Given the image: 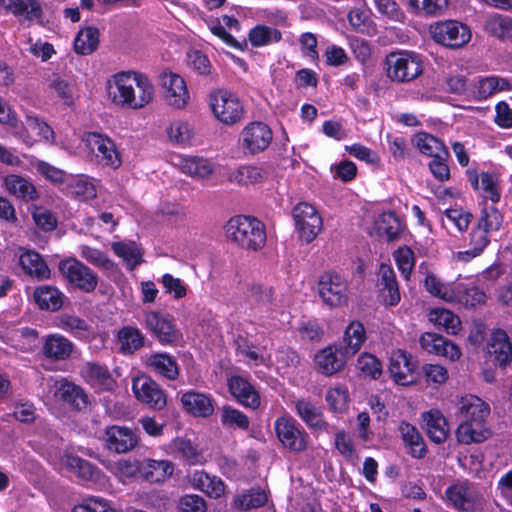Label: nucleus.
Masks as SVG:
<instances>
[{"label": "nucleus", "instance_id": "obj_1", "mask_svg": "<svg viewBox=\"0 0 512 512\" xmlns=\"http://www.w3.org/2000/svg\"><path fill=\"white\" fill-rule=\"evenodd\" d=\"M106 90L114 104L131 109L143 108L154 96V87L149 78L134 71L114 74L107 80Z\"/></svg>", "mask_w": 512, "mask_h": 512}, {"label": "nucleus", "instance_id": "obj_2", "mask_svg": "<svg viewBox=\"0 0 512 512\" xmlns=\"http://www.w3.org/2000/svg\"><path fill=\"white\" fill-rule=\"evenodd\" d=\"M225 232L228 240L248 251H258L266 244L265 225L252 216L232 217L225 226Z\"/></svg>", "mask_w": 512, "mask_h": 512}, {"label": "nucleus", "instance_id": "obj_3", "mask_svg": "<svg viewBox=\"0 0 512 512\" xmlns=\"http://www.w3.org/2000/svg\"><path fill=\"white\" fill-rule=\"evenodd\" d=\"M387 76L397 82H409L423 71L418 55L408 51L392 52L386 57Z\"/></svg>", "mask_w": 512, "mask_h": 512}, {"label": "nucleus", "instance_id": "obj_4", "mask_svg": "<svg viewBox=\"0 0 512 512\" xmlns=\"http://www.w3.org/2000/svg\"><path fill=\"white\" fill-rule=\"evenodd\" d=\"M59 271L72 287L85 293L93 292L99 282L98 275L75 258L61 260L59 262Z\"/></svg>", "mask_w": 512, "mask_h": 512}, {"label": "nucleus", "instance_id": "obj_5", "mask_svg": "<svg viewBox=\"0 0 512 512\" xmlns=\"http://www.w3.org/2000/svg\"><path fill=\"white\" fill-rule=\"evenodd\" d=\"M274 428L278 440L285 448L297 453L307 449L309 435L294 418L279 417Z\"/></svg>", "mask_w": 512, "mask_h": 512}, {"label": "nucleus", "instance_id": "obj_6", "mask_svg": "<svg viewBox=\"0 0 512 512\" xmlns=\"http://www.w3.org/2000/svg\"><path fill=\"white\" fill-rule=\"evenodd\" d=\"M430 32L437 43L450 48L462 47L471 39L469 27L455 20L438 22L431 26Z\"/></svg>", "mask_w": 512, "mask_h": 512}, {"label": "nucleus", "instance_id": "obj_7", "mask_svg": "<svg viewBox=\"0 0 512 512\" xmlns=\"http://www.w3.org/2000/svg\"><path fill=\"white\" fill-rule=\"evenodd\" d=\"M210 106L215 117L225 124H234L243 115V106L239 99L226 90L212 92L210 94Z\"/></svg>", "mask_w": 512, "mask_h": 512}, {"label": "nucleus", "instance_id": "obj_8", "mask_svg": "<svg viewBox=\"0 0 512 512\" xmlns=\"http://www.w3.org/2000/svg\"><path fill=\"white\" fill-rule=\"evenodd\" d=\"M293 219L300 238L310 243L322 229V218L311 204L298 203L293 209Z\"/></svg>", "mask_w": 512, "mask_h": 512}, {"label": "nucleus", "instance_id": "obj_9", "mask_svg": "<svg viewBox=\"0 0 512 512\" xmlns=\"http://www.w3.org/2000/svg\"><path fill=\"white\" fill-rule=\"evenodd\" d=\"M318 291L323 302L331 307L341 306L347 301V282L338 273L322 274L318 281Z\"/></svg>", "mask_w": 512, "mask_h": 512}, {"label": "nucleus", "instance_id": "obj_10", "mask_svg": "<svg viewBox=\"0 0 512 512\" xmlns=\"http://www.w3.org/2000/svg\"><path fill=\"white\" fill-rule=\"evenodd\" d=\"M84 140L100 163L112 168H117L121 165L120 153L110 138L96 132H89Z\"/></svg>", "mask_w": 512, "mask_h": 512}, {"label": "nucleus", "instance_id": "obj_11", "mask_svg": "<svg viewBox=\"0 0 512 512\" xmlns=\"http://www.w3.org/2000/svg\"><path fill=\"white\" fill-rule=\"evenodd\" d=\"M272 140V131L262 122H252L242 131L240 144L245 152L255 154L264 151Z\"/></svg>", "mask_w": 512, "mask_h": 512}, {"label": "nucleus", "instance_id": "obj_12", "mask_svg": "<svg viewBox=\"0 0 512 512\" xmlns=\"http://www.w3.org/2000/svg\"><path fill=\"white\" fill-rule=\"evenodd\" d=\"M345 348L340 345H330L323 348L315 355L317 369L326 376H332L342 371L346 360L352 355L346 354Z\"/></svg>", "mask_w": 512, "mask_h": 512}, {"label": "nucleus", "instance_id": "obj_13", "mask_svg": "<svg viewBox=\"0 0 512 512\" xmlns=\"http://www.w3.org/2000/svg\"><path fill=\"white\" fill-rule=\"evenodd\" d=\"M132 388L139 401L155 410H161L167 404L165 392L149 377L135 379Z\"/></svg>", "mask_w": 512, "mask_h": 512}, {"label": "nucleus", "instance_id": "obj_14", "mask_svg": "<svg viewBox=\"0 0 512 512\" xmlns=\"http://www.w3.org/2000/svg\"><path fill=\"white\" fill-rule=\"evenodd\" d=\"M104 441L109 451L121 454L133 450L139 443V437L128 427L113 425L106 428Z\"/></svg>", "mask_w": 512, "mask_h": 512}, {"label": "nucleus", "instance_id": "obj_15", "mask_svg": "<svg viewBox=\"0 0 512 512\" xmlns=\"http://www.w3.org/2000/svg\"><path fill=\"white\" fill-rule=\"evenodd\" d=\"M488 352L493 357L494 363L501 369L507 368L512 363V343L506 331L503 329L492 331Z\"/></svg>", "mask_w": 512, "mask_h": 512}, {"label": "nucleus", "instance_id": "obj_16", "mask_svg": "<svg viewBox=\"0 0 512 512\" xmlns=\"http://www.w3.org/2000/svg\"><path fill=\"white\" fill-rule=\"evenodd\" d=\"M446 497L448 501L458 510L473 511L481 503L473 486L467 483H457L447 488Z\"/></svg>", "mask_w": 512, "mask_h": 512}, {"label": "nucleus", "instance_id": "obj_17", "mask_svg": "<svg viewBox=\"0 0 512 512\" xmlns=\"http://www.w3.org/2000/svg\"><path fill=\"white\" fill-rule=\"evenodd\" d=\"M160 79L168 103L176 108H183L188 99L184 79L172 72H163Z\"/></svg>", "mask_w": 512, "mask_h": 512}, {"label": "nucleus", "instance_id": "obj_18", "mask_svg": "<svg viewBox=\"0 0 512 512\" xmlns=\"http://www.w3.org/2000/svg\"><path fill=\"white\" fill-rule=\"evenodd\" d=\"M2 184L5 190L15 198L32 202L39 199V192L35 185L28 178L18 174H9L2 178Z\"/></svg>", "mask_w": 512, "mask_h": 512}, {"label": "nucleus", "instance_id": "obj_19", "mask_svg": "<svg viewBox=\"0 0 512 512\" xmlns=\"http://www.w3.org/2000/svg\"><path fill=\"white\" fill-rule=\"evenodd\" d=\"M145 323L162 343L176 342L180 336L172 319L157 312H148L145 315Z\"/></svg>", "mask_w": 512, "mask_h": 512}, {"label": "nucleus", "instance_id": "obj_20", "mask_svg": "<svg viewBox=\"0 0 512 512\" xmlns=\"http://www.w3.org/2000/svg\"><path fill=\"white\" fill-rule=\"evenodd\" d=\"M415 364L406 352L396 350L390 357L389 373L393 380L400 385H409L414 382Z\"/></svg>", "mask_w": 512, "mask_h": 512}, {"label": "nucleus", "instance_id": "obj_21", "mask_svg": "<svg viewBox=\"0 0 512 512\" xmlns=\"http://www.w3.org/2000/svg\"><path fill=\"white\" fill-rule=\"evenodd\" d=\"M378 276V287L382 301L385 305H397L400 302L401 296L396 275L392 267L386 264H381Z\"/></svg>", "mask_w": 512, "mask_h": 512}, {"label": "nucleus", "instance_id": "obj_22", "mask_svg": "<svg viewBox=\"0 0 512 512\" xmlns=\"http://www.w3.org/2000/svg\"><path fill=\"white\" fill-rule=\"evenodd\" d=\"M146 367L155 375L174 381L179 377L180 368L175 357L168 353H152L146 359Z\"/></svg>", "mask_w": 512, "mask_h": 512}, {"label": "nucleus", "instance_id": "obj_23", "mask_svg": "<svg viewBox=\"0 0 512 512\" xmlns=\"http://www.w3.org/2000/svg\"><path fill=\"white\" fill-rule=\"evenodd\" d=\"M74 344L60 334L47 335L42 344V354L52 361H65L70 358Z\"/></svg>", "mask_w": 512, "mask_h": 512}, {"label": "nucleus", "instance_id": "obj_24", "mask_svg": "<svg viewBox=\"0 0 512 512\" xmlns=\"http://www.w3.org/2000/svg\"><path fill=\"white\" fill-rule=\"evenodd\" d=\"M294 406L296 414L310 429L328 431L329 424L325 421L321 409L309 399H298L294 402Z\"/></svg>", "mask_w": 512, "mask_h": 512}, {"label": "nucleus", "instance_id": "obj_25", "mask_svg": "<svg viewBox=\"0 0 512 512\" xmlns=\"http://www.w3.org/2000/svg\"><path fill=\"white\" fill-rule=\"evenodd\" d=\"M20 251L19 265L26 275L37 280H46L50 277V269L38 252L23 249Z\"/></svg>", "mask_w": 512, "mask_h": 512}, {"label": "nucleus", "instance_id": "obj_26", "mask_svg": "<svg viewBox=\"0 0 512 512\" xmlns=\"http://www.w3.org/2000/svg\"><path fill=\"white\" fill-rule=\"evenodd\" d=\"M188 482L194 489L202 491L209 497L219 498L224 494L225 485L223 481L203 470H196L191 473L188 476Z\"/></svg>", "mask_w": 512, "mask_h": 512}, {"label": "nucleus", "instance_id": "obj_27", "mask_svg": "<svg viewBox=\"0 0 512 512\" xmlns=\"http://www.w3.org/2000/svg\"><path fill=\"white\" fill-rule=\"evenodd\" d=\"M231 394L244 406L256 409L260 405V396L255 388L244 378L234 376L229 379Z\"/></svg>", "mask_w": 512, "mask_h": 512}, {"label": "nucleus", "instance_id": "obj_28", "mask_svg": "<svg viewBox=\"0 0 512 512\" xmlns=\"http://www.w3.org/2000/svg\"><path fill=\"white\" fill-rule=\"evenodd\" d=\"M422 417L430 440L436 444L445 442L449 436L450 427L443 414L439 410H430Z\"/></svg>", "mask_w": 512, "mask_h": 512}, {"label": "nucleus", "instance_id": "obj_29", "mask_svg": "<svg viewBox=\"0 0 512 512\" xmlns=\"http://www.w3.org/2000/svg\"><path fill=\"white\" fill-rule=\"evenodd\" d=\"M181 403L184 409L196 417H209L214 411V406L210 397L203 393L188 391L181 397Z\"/></svg>", "mask_w": 512, "mask_h": 512}, {"label": "nucleus", "instance_id": "obj_30", "mask_svg": "<svg viewBox=\"0 0 512 512\" xmlns=\"http://www.w3.org/2000/svg\"><path fill=\"white\" fill-rule=\"evenodd\" d=\"M460 412L463 420L485 425V421L490 414V408L479 397L469 395L462 398Z\"/></svg>", "mask_w": 512, "mask_h": 512}, {"label": "nucleus", "instance_id": "obj_31", "mask_svg": "<svg viewBox=\"0 0 512 512\" xmlns=\"http://www.w3.org/2000/svg\"><path fill=\"white\" fill-rule=\"evenodd\" d=\"M139 471L147 481L157 483L171 477L174 466L168 460L144 459L139 466Z\"/></svg>", "mask_w": 512, "mask_h": 512}, {"label": "nucleus", "instance_id": "obj_32", "mask_svg": "<svg viewBox=\"0 0 512 512\" xmlns=\"http://www.w3.org/2000/svg\"><path fill=\"white\" fill-rule=\"evenodd\" d=\"M398 430L405 446L409 449V454L416 459L423 458L426 454V448L423 437L417 428L406 421H402Z\"/></svg>", "mask_w": 512, "mask_h": 512}, {"label": "nucleus", "instance_id": "obj_33", "mask_svg": "<svg viewBox=\"0 0 512 512\" xmlns=\"http://www.w3.org/2000/svg\"><path fill=\"white\" fill-rule=\"evenodd\" d=\"M35 303L41 310L57 311L63 306L64 294L53 286L43 285L34 290Z\"/></svg>", "mask_w": 512, "mask_h": 512}, {"label": "nucleus", "instance_id": "obj_34", "mask_svg": "<svg viewBox=\"0 0 512 512\" xmlns=\"http://www.w3.org/2000/svg\"><path fill=\"white\" fill-rule=\"evenodd\" d=\"M61 463L64 467L85 481H96L99 478V469L93 466L89 461L78 456L66 453L62 456Z\"/></svg>", "mask_w": 512, "mask_h": 512}, {"label": "nucleus", "instance_id": "obj_35", "mask_svg": "<svg viewBox=\"0 0 512 512\" xmlns=\"http://www.w3.org/2000/svg\"><path fill=\"white\" fill-rule=\"evenodd\" d=\"M375 230L387 241L398 240L403 232V226L394 212H383L375 220Z\"/></svg>", "mask_w": 512, "mask_h": 512}, {"label": "nucleus", "instance_id": "obj_36", "mask_svg": "<svg viewBox=\"0 0 512 512\" xmlns=\"http://www.w3.org/2000/svg\"><path fill=\"white\" fill-rule=\"evenodd\" d=\"M414 145L424 155L434 158H447L449 153L444 143L435 136L420 132L413 139Z\"/></svg>", "mask_w": 512, "mask_h": 512}, {"label": "nucleus", "instance_id": "obj_37", "mask_svg": "<svg viewBox=\"0 0 512 512\" xmlns=\"http://www.w3.org/2000/svg\"><path fill=\"white\" fill-rule=\"evenodd\" d=\"M511 85L505 79L498 76H490L480 79L471 89V97L484 100L499 91L510 90Z\"/></svg>", "mask_w": 512, "mask_h": 512}, {"label": "nucleus", "instance_id": "obj_38", "mask_svg": "<svg viewBox=\"0 0 512 512\" xmlns=\"http://www.w3.org/2000/svg\"><path fill=\"white\" fill-rule=\"evenodd\" d=\"M83 376L99 390H111L115 384L108 369L96 363H87L83 368Z\"/></svg>", "mask_w": 512, "mask_h": 512}, {"label": "nucleus", "instance_id": "obj_39", "mask_svg": "<svg viewBox=\"0 0 512 512\" xmlns=\"http://www.w3.org/2000/svg\"><path fill=\"white\" fill-rule=\"evenodd\" d=\"M0 5L17 17L34 19L41 16V7L36 0H0Z\"/></svg>", "mask_w": 512, "mask_h": 512}, {"label": "nucleus", "instance_id": "obj_40", "mask_svg": "<svg viewBox=\"0 0 512 512\" xmlns=\"http://www.w3.org/2000/svg\"><path fill=\"white\" fill-rule=\"evenodd\" d=\"M489 435L484 424L462 420L456 430L457 440L462 444L480 443Z\"/></svg>", "mask_w": 512, "mask_h": 512}, {"label": "nucleus", "instance_id": "obj_41", "mask_svg": "<svg viewBox=\"0 0 512 512\" xmlns=\"http://www.w3.org/2000/svg\"><path fill=\"white\" fill-rule=\"evenodd\" d=\"M366 340L364 325L359 321H352L346 328L343 336V344L346 354L355 355Z\"/></svg>", "mask_w": 512, "mask_h": 512}, {"label": "nucleus", "instance_id": "obj_42", "mask_svg": "<svg viewBox=\"0 0 512 512\" xmlns=\"http://www.w3.org/2000/svg\"><path fill=\"white\" fill-rule=\"evenodd\" d=\"M61 398L77 410L86 409L89 405V397L84 389L74 383L65 381L59 386Z\"/></svg>", "mask_w": 512, "mask_h": 512}, {"label": "nucleus", "instance_id": "obj_43", "mask_svg": "<svg viewBox=\"0 0 512 512\" xmlns=\"http://www.w3.org/2000/svg\"><path fill=\"white\" fill-rule=\"evenodd\" d=\"M111 248L118 257L123 259L129 270H133L142 262V252L139 246L133 241L114 242Z\"/></svg>", "mask_w": 512, "mask_h": 512}, {"label": "nucleus", "instance_id": "obj_44", "mask_svg": "<svg viewBox=\"0 0 512 512\" xmlns=\"http://www.w3.org/2000/svg\"><path fill=\"white\" fill-rule=\"evenodd\" d=\"M99 45V30L88 26L81 29L74 40V50L80 55H89L94 52Z\"/></svg>", "mask_w": 512, "mask_h": 512}, {"label": "nucleus", "instance_id": "obj_45", "mask_svg": "<svg viewBox=\"0 0 512 512\" xmlns=\"http://www.w3.org/2000/svg\"><path fill=\"white\" fill-rule=\"evenodd\" d=\"M65 193L75 199L87 201L96 197V188L88 178L73 177L67 182Z\"/></svg>", "mask_w": 512, "mask_h": 512}, {"label": "nucleus", "instance_id": "obj_46", "mask_svg": "<svg viewBox=\"0 0 512 512\" xmlns=\"http://www.w3.org/2000/svg\"><path fill=\"white\" fill-rule=\"evenodd\" d=\"M179 167L183 173L195 178H207L213 171L212 165L207 159L197 156L181 158Z\"/></svg>", "mask_w": 512, "mask_h": 512}, {"label": "nucleus", "instance_id": "obj_47", "mask_svg": "<svg viewBox=\"0 0 512 512\" xmlns=\"http://www.w3.org/2000/svg\"><path fill=\"white\" fill-rule=\"evenodd\" d=\"M426 291L434 297L440 298L447 302L456 299L455 292L449 285L443 283L435 274L428 272L423 281Z\"/></svg>", "mask_w": 512, "mask_h": 512}, {"label": "nucleus", "instance_id": "obj_48", "mask_svg": "<svg viewBox=\"0 0 512 512\" xmlns=\"http://www.w3.org/2000/svg\"><path fill=\"white\" fill-rule=\"evenodd\" d=\"M484 29L494 37L510 38L512 37V19L498 14L493 15L486 20Z\"/></svg>", "mask_w": 512, "mask_h": 512}, {"label": "nucleus", "instance_id": "obj_49", "mask_svg": "<svg viewBox=\"0 0 512 512\" xmlns=\"http://www.w3.org/2000/svg\"><path fill=\"white\" fill-rule=\"evenodd\" d=\"M118 340L121 344V351L133 353L144 344V336L134 327H124L118 332Z\"/></svg>", "mask_w": 512, "mask_h": 512}, {"label": "nucleus", "instance_id": "obj_50", "mask_svg": "<svg viewBox=\"0 0 512 512\" xmlns=\"http://www.w3.org/2000/svg\"><path fill=\"white\" fill-rule=\"evenodd\" d=\"M264 178L263 170L256 166H240L229 173L228 180L240 185L261 182Z\"/></svg>", "mask_w": 512, "mask_h": 512}, {"label": "nucleus", "instance_id": "obj_51", "mask_svg": "<svg viewBox=\"0 0 512 512\" xmlns=\"http://www.w3.org/2000/svg\"><path fill=\"white\" fill-rule=\"evenodd\" d=\"M429 319L436 325L442 326L449 334H456L460 330L461 322L450 310L434 309L430 312Z\"/></svg>", "mask_w": 512, "mask_h": 512}, {"label": "nucleus", "instance_id": "obj_52", "mask_svg": "<svg viewBox=\"0 0 512 512\" xmlns=\"http://www.w3.org/2000/svg\"><path fill=\"white\" fill-rule=\"evenodd\" d=\"M416 13L424 16H440L448 7V0H409Z\"/></svg>", "mask_w": 512, "mask_h": 512}, {"label": "nucleus", "instance_id": "obj_53", "mask_svg": "<svg viewBox=\"0 0 512 512\" xmlns=\"http://www.w3.org/2000/svg\"><path fill=\"white\" fill-rule=\"evenodd\" d=\"M59 327L79 338L86 337L89 332L88 323L73 314L61 315L59 317Z\"/></svg>", "mask_w": 512, "mask_h": 512}, {"label": "nucleus", "instance_id": "obj_54", "mask_svg": "<svg viewBox=\"0 0 512 512\" xmlns=\"http://www.w3.org/2000/svg\"><path fill=\"white\" fill-rule=\"evenodd\" d=\"M221 423L228 428L246 430L250 422L241 411L231 406H224L221 410Z\"/></svg>", "mask_w": 512, "mask_h": 512}, {"label": "nucleus", "instance_id": "obj_55", "mask_svg": "<svg viewBox=\"0 0 512 512\" xmlns=\"http://www.w3.org/2000/svg\"><path fill=\"white\" fill-rule=\"evenodd\" d=\"M167 135L173 143L186 144L192 139L194 132L188 123L178 120L169 125Z\"/></svg>", "mask_w": 512, "mask_h": 512}, {"label": "nucleus", "instance_id": "obj_56", "mask_svg": "<svg viewBox=\"0 0 512 512\" xmlns=\"http://www.w3.org/2000/svg\"><path fill=\"white\" fill-rule=\"evenodd\" d=\"M32 166L40 175L52 184H63L66 181L65 171L49 164L48 162L35 160L32 162Z\"/></svg>", "mask_w": 512, "mask_h": 512}, {"label": "nucleus", "instance_id": "obj_57", "mask_svg": "<svg viewBox=\"0 0 512 512\" xmlns=\"http://www.w3.org/2000/svg\"><path fill=\"white\" fill-rule=\"evenodd\" d=\"M80 255L89 263L101 267L103 269L112 270L114 267L113 261L110 260L104 252L96 248L83 245L81 246Z\"/></svg>", "mask_w": 512, "mask_h": 512}, {"label": "nucleus", "instance_id": "obj_58", "mask_svg": "<svg viewBox=\"0 0 512 512\" xmlns=\"http://www.w3.org/2000/svg\"><path fill=\"white\" fill-rule=\"evenodd\" d=\"M357 368L365 375L378 379L382 374V365L378 358L369 353L361 354L357 359Z\"/></svg>", "mask_w": 512, "mask_h": 512}, {"label": "nucleus", "instance_id": "obj_59", "mask_svg": "<svg viewBox=\"0 0 512 512\" xmlns=\"http://www.w3.org/2000/svg\"><path fill=\"white\" fill-rule=\"evenodd\" d=\"M248 297L259 306H269L274 300L272 287L253 283L248 287Z\"/></svg>", "mask_w": 512, "mask_h": 512}, {"label": "nucleus", "instance_id": "obj_60", "mask_svg": "<svg viewBox=\"0 0 512 512\" xmlns=\"http://www.w3.org/2000/svg\"><path fill=\"white\" fill-rule=\"evenodd\" d=\"M394 257L402 276L406 280H409L411 272L415 265L414 252L410 248L405 246L399 248L395 252Z\"/></svg>", "mask_w": 512, "mask_h": 512}, {"label": "nucleus", "instance_id": "obj_61", "mask_svg": "<svg viewBox=\"0 0 512 512\" xmlns=\"http://www.w3.org/2000/svg\"><path fill=\"white\" fill-rule=\"evenodd\" d=\"M32 218L37 227L44 231H52L57 227V219L51 211L42 206H33Z\"/></svg>", "mask_w": 512, "mask_h": 512}, {"label": "nucleus", "instance_id": "obj_62", "mask_svg": "<svg viewBox=\"0 0 512 512\" xmlns=\"http://www.w3.org/2000/svg\"><path fill=\"white\" fill-rule=\"evenodd\" d=\"M281 34L276 29H271L265 26H257L249 33V39L253 46H262L270 41H278Z\"/></svg>", "mask_w": 512, "mask_h": 512}, {"label": "nucleus", "instance_id": "obj_63", "mask_svg": "<svg viewBox=\"0 0 512 512\" xmlns=\"http://www.w3.org/2000/svg\"><path fill=\"white\" fill-rule=\"evenodd\" d=\"M502 223V215L495 207L484 208L478 219L477 225L486 232L498 230Z\"/></svg>", "mask_w": 512, "mask_h": 512}, {"label": "nucleus", "instance_id": "obj_64", "mask_svg": "<svg viewBox=\"0 0 512 512\" xmlns=\"http://www.w3.org/2000/svg\"><path fill=\"white\" fill-rule=\"evenodd\" d=\"M178 508L181 512H206L205 500L196 494H187L180 498Z\"/></svg>", "mask_w": 512, "mask_h": 512}]
</instances>
